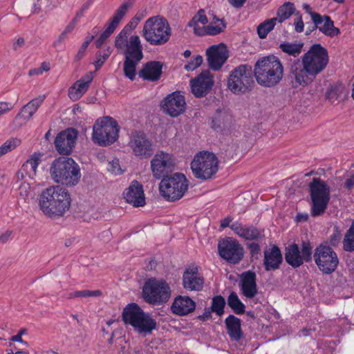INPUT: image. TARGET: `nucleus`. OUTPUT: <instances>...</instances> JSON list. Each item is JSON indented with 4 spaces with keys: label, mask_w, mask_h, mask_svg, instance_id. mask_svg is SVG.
Listing matches in <instances>:
<instances>
[{
    "label": "nucleus",
    "mask_w": 354,
    "mask_h": 354,
    "mask_svg": "<svg viewBox=\"0 0 354 354\" xmlns=\"http://www.w3.org/2000/svg\"><path fill=\"white\" fill-rule=\"evenodd\" d=\"M313 258L319 270L326 274L333 273L339 264L336 252L327 244L318 245L315 250Z\"/></svg>",
    "instance_id": "obj_12"
},
{
    "label": "nucleus",
    "mask_w": 354,
    "mask_h": 354,
    "mask_svg": "<svg viewBox=\"0 0 354 354\" xmlns=\"http://www.w3.org/2000/svg\"><path fill=\"white\" fill-rule=\"evenodd\" d=\"M12 109V106L10 102H0V116L6 113Z\"/></svg>",
    "instance_id": "obj_58"
},
{
    "label": "nucleus",
    "mask_w": 354,
    "mask_h": 354,
    "mask_svg": "<svg viewBox=\"0 0 354 354\" xmlns=\"http://www.w3.org/2000/svg\"><path fill=\"white\" fill-rule=\"evenodd\" d=\"M246 246L249 249L252 257L257 259L259 258L258 255L260 254L261 251L260 245L258 241L248 243H246Z\"/></svg>",
    "instance_id": "obj_54"
},
{
    "label": "nucleus",
    "mask_w": 354,
    "mask_h": 354,
    "mask_svg": "<svg viewBox=\"0 0 354 354\" xmlns=\"http://www.w3.org/2000/svg\"><path fill=\"white\" fill-rule=\"evenodd\" d=\"M46 96L39 95V97L30 100L28 104L24 105L21 111L17 114V118H24L26 120H29L38 108L43 103Z\"/></svg>",
    "instance_id": "obj_33"
},
{
    "label": "nucleus",
    "mask_w": 354,
    "mask_h": 354,
    "mask_svg": "<svg viewBox=\"0 0 354 354\" xmlns=\"http://www.w3.org/2000/svg\"><path fill=\"white\" fill-rule=\"evenodd\" d=\"M203 62V57L201 55H196L194 57L193 59L188 62L187 64L185 65L184 68L187 71H192L196 68L199 67Z\"/></svg>",
    "instance_id": "obj_52"
},
{
    "label": "nucleus",
    "mask_w": 354,
    "mask_h": 354,
    "mask_svg": "<svg viewBox=\"0 0 354 354\" xmlns=\"http://www.w3.org/2000/svg\"><path fill=\"white\" fill-rule=\"evenodd\" d=\"M354 186V173H352L344 183V187L348 189Z\"/></svg>",
    "instance_id": "obj_64"
},
{
    "label": "nucleus",
    "mask_w": 354,
    "mask_h": 354,
    "mask_svg": "<svg viewBox=\"0 0 354 354\" xmlns=\"http://www.w3.org/2000/svg\"><path fill=\"white\" fill-rule=\"evenodd\" d=\"M299 62H295L290 68V77L294 88L310 84L326 68L329 62L328 50L320 44H313L301 57V66Z\"/></svg>",
    "instance_id": "obj_1"
},
{
    "label": "nucleus",
    "mask_w": 354,
    "mask_h": 354,
    "mask_svg": "<svg viewBox=\"0 0 354 354\" xmlns=\"http://www.w3.org/2000/svg\"><path fill=\"white\" fill-rule=\"evenodd\" d=\"M119 127L113 118L106 116L97 120L93 126L92 139L100 146H109L118 138Z\"/></svg>",
    "instance_id": "obj_11"
},
{
    "label": "nucleus",
    "mask_w": 354,
    "mask_h": 354,
    "mask_svg": "<svg viewBox=\"0 0 354 354\" xmlns=\"http://www.w3.org/2000/svg\"><path fill=\"white\" fill-rule=\"evenodd\" d=\"M40 162L39 154L34 153L22 165L21 168L24 171L26 176L33 178L36 175L37 167Z\"/></svg>",
    "instance_id": "obj_35"
},
{
    "label": "nucleus",
    "mask_w": 354,
    "mask_h": 354,
    "mask_svg": "<svg viewBox=\"0 0 354 354\" xmlns=\"http://www.w3.org/2000/svg\"><path fill=\"white\" fill-rule=\"evenodd\" d=\"M171 29L168 21L160 15L149 17L145 23L142 36L151 45L161 46L169 41Z\"/></svg>",
    "instance_id": "obj_5"
},
{
    "label": "nucleus",
    "mask_w": 354,
    "mask_h": 354,
    "mask_svg": "<svg viewBox=\"0 0 354 354\" xmlns=\"http://www.w3.org/2000/svg\"><path fill=\"white\" fill-rule=\"evenodd\" d=\"M222 26L208 25L205 28V33L208 35H216L222 32L226 27V24L221 20Z\"/></svg>",
    "instance_id": "obj_53"
},
{
    "label": "nucleus",
    "mask_w": 354,
    "mask_h": 354,
    "mask_svg": "<svg viewBox=\"0 0 354 354\" xmlns=\"http://www.w3.org/2000/svg\"><path fill=\"white\" fill-rule=\"evenodd\" d=\"M87 47H88V46H86V44H82V45L80 48L77 55L75 57V62H79L84 57Z\"/></svg>",
    "instance_id": "obj_62"
},
{
    "label": "nucleus",
    "mask_w": 354,
    "mask_h": 354,
    "mask_svg": "<svg viewBox=\"0 0 354 354\" xmlns=\"http://www.w3.org/2000/svg\"><path fill=\"white\" fill-rule=\"evenodd\" d=\"M131 31L127 28L124 27L115 39V46L118 49H123L128 44L127 38Z\"/></svg>",
    "instance_id": "obj_46"
},
{
    "label": "nucleus",
    "mask_w": 354,
    "mask_h": 354,
    "mask_svg": "<svg viewBox=\"0 0 354 354\" xmlns=\"http://www.w3.org/2000/svg\"><path fill=\"white\" fill-rule=\"evenodd\" d=\"M157 328V322L150 314L144 313L133 328L140 334L149 335Z\"/></svg>",
    "instance_id": "obj_32"
},
{
    "label": "nucleus",
    "mask_w": 354,
    "mask_h": 354,
    "mask_svg": "<svg viewBox=\"0 0 354 354\" xmlns=\"http://www.w3.org/2000/svg\"><path fill=\"white\" fill-rule=\"evenodd\" d=\"M207 60L210 69L218 71L229 57V51L223 44L212 45L206 50Z\"/></svg>",
    "instance_id": "obj_20"
},
{
    "label": "nucleus",
    "mask_w": 354,
    "mask_h": 354,
    "mask_svg": "<svg viewBox=\"0 0 354 354\" xmlns=\"http://www.w3.org/2000/svg\"><path fill=\"white\" fill-rule=\"evenodd\" d=\"M239 286L242 294L248 299L253 298L257 294V275L248 270L241 274Z\"/></svg>",
    "instance_id": "obj_24"
},
{
    "label": "nucleus",
    "mask_w": 354,
    "mask_h": 354,
    "mask_svg": "<svg viewBox=\"0 0 354 354\" xmlns=\"http://www.w3.org/2000/svg\"><path fill=\"white\" fill-rule=\"evenodd\" d=\"M174 166L175 160L173 156L162 151L157 152L151 160V171L156 179H162L169 176Z\"/></svg>",
    "instance_id": "obj_14"
},
{
    "label": "nucleus",
    "mask_w": 354,
    "mask_h": 354,
    "mask_svg": "<svg viewBox=\"0 0 354 354\" xmlns=\"http://www.w3.org/2000/svg\"><path fill=\"white\" fill-rule=\"evenodd\" d=\"M310 196V214L313 217L323 215L330 200V189L326 181L320 178H313L308 184Z\"/></svg>",
    "instance_id": "obj_6"
},
{
    "label": "nucleus",
    "mask_w": 354,
    "mask_h": 354,
    "mask_svg": "<svg viewBox=\"0 0 354 354\" xmlns=\"http://www.w3.org/2000/svg\"><path fill=\"white\" fill-rule=\"evenodd\" d=\"M19 191L20 196L23 199L26 200V198L28 197L31 192L30 185L29 183L25 182L22 183L19 187Z\"/></svg>",
    "instance_id": "obj_55"
},
{
    "label": "nucleus",
    "mask_w": 354,
    "mask_h": 354,
    "mask_svg": "<svg viewBox=\"0 0 354 354\" xmlns=\"http://www.w3.org/2000/svg\"><path fill=\"white\" fill-rule=\"evenodd\" d=\"M195 302L187 296H178L175 298L171 309L173 313L183 316L186 315L195 310Z\"/></svg>",
    "instance_id": "obj_26"
},
{
    "label": "nucleus",
    "mask_w": 354,
    "mask_h": 354,
    "mask_svg": "<svg viewBox=\"0 0 354 354\" xmlns=\"http://www.w3.org/2000/svg\"><path fill=\"white\" fill-rule=\"evenodd\" d=\"M190 165L194 176L201 180L212 178L218 170V160L216 155L205 151L198 153Z\"/></svg>",
    "instance_id": "obj_10"
},
{
    "label": "nucleus",
    "mask_w": 354,
    "mask_h": 354,
    "mask_svg": "<svg viewBox=\"0 0 354 354\" xmlns=\"http://www.w3.org/2000/svg\"><path fill=\"white\" fill-rule=\"evenodd\" d=\"M188 26L193 27L194 33L196 35L201 36L204 34L201 32H198V29H200V27L198 25V21L196 20V17H194L188 23Z\"/></svg>",
    "instance_id": "obj_59"
},
{
    "label": "nucleus",
    "mask_w": 354,
    "mask_h": 354,
    "mask_svg": "<svg viewBox=\"0 0 354 354\" xmlns=\"http://www.w3.org/2000/svg\"><path fill=\"white\" fill-rule=\"evenodd\" d=\"M142 298L153 306H160L168 302L171 290L169 283L163 279H148L142 287Z\"/></svg>",
    "instance_id": "obj_9"
},
{
    "label": "nucleus",
    "mask_w": 354,
    "mask_h": 354,
    "mask_svg": "<svg viewBox=\"0 0 354 354\" xmlns=\"http://www.w3.org/2000/svg\"><path fill=\"white\" fill-rule=\"evenodd\" d=\"M144 310L136 303L129 304L122 311V320L133 327L144 313Z\"/></svg>",
    "instance_id": "obj_30"
},
{
    "label": "nucleus",
    "mask_w": 354,
    "mask_h": 354,
    "mask_svg": "<svg viewBox=\"0 0 354 354\" xmlns=\"http://www.w3.org/2000/svg\"><path fill=\"white\" fill-rule=\"evenodd\" d=\"M50 174L55 182L68 187L77 185L82 176L79 165L72 158L64 156L53 161Z\"/></svg>",
    "instance_id": "obj_4"
},
{
    "label": "nucleus",
    "mask_w": 354,
    "mask_h": 354,
    "mask_svg": "<svg viewBox=\"0 0 354 354\" xmlns=\"http://www.w3.org/2000/svg\"><path fill=\"white\" fill-rule=\"evenodd\" d=\"M204 12L205 11L203 9H200L198 11L197 14L194 16L195 17H196V20L198 21V22H200L203 25L206 24L208 22L207 18L204 15Z\"/></svg>",
    "instance_id": "obj_60"
},
{
    "label": "nucleus",
    "mask_w": 354,
    "mask_h": 354,
    "mask_svg": "<svg viewBox=\"0 0 354 354\" xmlns=\"http://www.w3.org/2000/svg\"><path fill=\"white\" fill-rule=\"evenodd\" d=\"M323 23V26H319V30L324 35L329 37H334L340 33L339 29L334 26V23L329 16L324 15V21Z\"/></svg>",
    "instance_id": "obj_40"
},
{
    "label": "nucleus",
    "mask_w": 354,
    "mask_h": 354,
    "mask_svg": "<svg viewBox=\"0 0 354 354\" xmlns=\"http://www.w3.org/2000/svg\"><path fill=\"white\" fill-rule=\"evenodd\" d=\"M282 261V254L278 246L274 245L264 251L263 265L266 271L279 269Z\"/></svg>",
    "instance_id": "obj_25"
},
{
    "label": "nucleus",
    "mask_w": 354,
    "mask_h": 354,
    "mask_svg": "<svg viewBox=\"0 0 354 354\" xmlns=\"http://www.w3.org/2000/svg\"><path fill=\"white\" fill-rule=\"evenodd\" d=\"M197 272V268L185 270L183 277V286L185 289L197 291L202 289L204 280L203 278L196 276Z\"/></svg>",
    "instance_id": "obj_27"
},
{
    "label": "nucleus",
    "mask_w": 354,
    "mask_h": 354,
    "mask_svg": "<svg viewBox=\"0 0 354 354\" xmlns=\"http://www.w3.org/2000/svg\"><path fill=\"white\" fill-rule=\"evenodd\" d=\"M295 11V7L293 3L286 2L280 6L277 10V21L282 23L290 18Z\"/></svg>",
    "instance_id": "obj_39"
},
{
    "label": "nucleus",
    "mask_w": 354,
    "mask_h": 354,
    "mask_svg": "<svg viewBox=\"0 0 354 354\" xmlns=\"http://www.w3.org/2000/svg\"><path fill=\"white\" fill-rule=\"evenodd\" d=\"M225 327L230 338L238 342L243 337L241 320L234 315H230L225 320Z\"/></svg>",
    "instance_id": "obj_28"
},
{
    "label": "nucleus",
    "mask_w": 354,
    "mask_h": 354,
    "mask_svg": "<svg viewBox=\"0 0 354 354\" xmlns=\"http://www.w3.org/2000/svg\"><path fill=\"white\" fill-rule=\"evenodd\" d=\"M254 75L259 85L274 87L283 79V64L279 57L272 55L261 57L254 66Z\"/></svg>",
    "instance_id": "obj_3"
},
{
    "label": "nucleus",
    "mask_w": 354,
    "mask_h": 354,
    "mask_svg": "<svg viewBox=\"0 0 354 354\" xmlns=\"http://www.w3.org/2000/svg\"><path fill=\"white\" fill-rule=\"evenodd\" d=\"M230 228L240 237L249 241H261L264 237V230L259 229L253 225L243 227L239 223L231 225Z\"/></svg>",
    "instance_id": "obj_23"
},
{
    "label": "nucleus",
    "mask_w": 354,
    "mask_h": 354,
    "mask_svg": "<svg viewBox=\"0 0 354 354\" xmlns=\"http://www.w3.org/2000/svg\"><path fill=\"white\" fill-rule=\"evenodd\" d=\"M345 93L344 87L342 85L331 86L326 93L327 99L332 103L339 102L343 99L342 95Z\"/></svg>",
    "instance_id": "obj_41"
},
{
    "label": "nucleus",
    "mask_w": 354,
    "mask_h": 354,
    "mask_svg": "<svg viewBox=\"0 0 354 354\" xmlns=\"http://www.w3.org/2000/svg\"><path fill=\"white\" fill-rule=\"evenodd\" d=\"M311 19L314 24L313 26H317V28H319V25L322 24L324 21V16H322L320 14L315 12V14H312Z\"/></svg>",
    "instance_id": "obj_57"
},
{
    "label": "nucleus",
    "mask_w": 354,
    "mask_h": 354,
    "mask_svg": "<svg viewBox=\"0 0 354 354\" xmlns=\"http://www.w3.org/2000/svg\"><path fill=\"white\" fill-rule=\"evenodd\" d=\"M111 53V50H110V48H108L103 54H102L100 51L97 53L96 60L94 63L96 71L99 70L102 67L105 61L110 56Z\"/></svg>",
    "instance_id": "obj_51"
},
{
    "label": "nucleus",
    "mask_w": 354,
    "mask_h": 354,
    "mask_svg": "<svg viewBox=\"0 0 354 354\" xmlns=\"http://www.w3.org/2000/svg\"><path fill=\"white\" fill-rule=\"evenodd\" d=\"M212 317V312L209 308H205V312L203 315H198L197 318L201 321H206Z\"/></svg>",
    "instance_id": "obj_63"
},
{
    "label": "nucleus",
    "mask_w": 354,
    "mask_h": 354,
    "mask_svg": "<svg viewBox=\"0 0 354 354\" xmlns=\"http://www.w3.org/2000/svg\"><path fill=\"white\" fill-rule=\"evenodd\" d=\"M301 254L306 262H310L312 260L313 246L308 240L303 241L301 248Z\"/></svg>",
    "instance_id": "obj_49"
},
{
    "label": "nucleus",
    "mask_w": 354,
    "mask_h": 354,
    "mask_svg": "<svg viewBox=\"0 0 354 354\" xmlns=\"http://www.w3.org/2000/svg\"><path fill=\"white\" fill-rule=\"evenodd\" d=\"M185 97L180 91L169 94L160 103L163 111L171 117H177L185 110Z\"/></svg>",
    "instance_id": "obj_18"
},
{
    "label": "nucleus",
    "mask_w": 354,
    "mask_h": 354,
    "mask_svg": "<svg viewBox=\"0 0 354 354\" xmlns=\"http://www.w3.org/2000/svg\"><path fill=\"white\" fill-rule=\"evenodd\" d=\"M343 248L346 252L354 251V222L351 224L344 236Z\"/></svg>",
    "instance_id": "obj_45"
},
{
    "label": "nucleus",
    "mask_w": 354,
    "mask_h": 354,
    "mask_svg": "<svg viewBox=\"0 0 354 354\" xmlns=\"http://www.w3.org/2000/svg\"><path fill=\"white\" fill-rule=\"evenodd\" d=\"M127 203L134 207H142L145 205V196L142 185L137 180H133L124 193Z\"/></svg>",
    "instance_id": "obj_21"
},
{
    "label": "nucleus",
    "mask_w": 354,
    "mask_h": 354,
    "mask_svg": "<svg viewBox=\"0 0 354 354\" xmlns=\"http://www.w3.org/2000/svg\"><path fill=\"white\" fill-rule=\"evenodd\" d=\"M146 10L138 11L136 15L131 19V20L124 26L127 28L129 31L135 29L139 22L145 17Z\"/></svg>",
    "instance_id": "obj_50"
},
{
    "label": "nucleus",
    "mask_w": 354,
    "mask_h": 354,
    "mask_svg": "<svg viewBox=\"0 0 354 354\" xmlns=\"http://www.w3.org/2000/svg\"><path fill=\"white\" fill-rule=\"evenodd\" d=\"M88 86L83 82L77 80L68 89V97L77 101L87 91Z\"/></svg>",
    "instance_id": "obj_36"
},
{
    "label": "nucleus",
    "mask_w": 354,
    "mask_h": 354,
    "mask_svg": "<svg viewBox=\"0 0 354 354\" xmlns=\"http://www.w3.org/2000/svg\"><path fill=\"white\" fill-rule=\"evenodd\" d=\"M124 57H129L136 61H141L144 57L142 46L140 37L138 35H132L129 38L126 50L124 53Z\"/></svg>",
    "instance_id": "obj_29"
},
{
    "label": "nucleus",
    "mask_w": 354,
    "mask_h": 354,
    "mask_svg": "<svg viewBox=\"0 0 354 354\" xmlns=\"http://www.w3.org/2000/svg\"><path fill=\"white\" fill-rule=\"evenodd\" d=\"M214 76L208 70L203 71L197 77L191 80L192 92L196 97L207 95L214 85Z\"/></svg>",
    "instance_id": "obj_19"
},
{
    "label": "nucleus",
    "mask_w": 354,
    "mask_h": 354,
    "mask_svg": "<svg viewBox=\"0 0 354 354\" xmlns=\"http://www.w3.org/2000/svg\"><path fill=\"white\" fill-rule=\"evenodd\" d=\"M21 143V140L18 138H11L6 141L0 147V157L11 151L19 146Z\"/></svg>",
    "instance_id": "obj_47"
},
{
    "label": "nucleus",
    "mask_w": 354,
    "mask_h": 354,
    "mask_svg": "<svg viewBox=\"0 0 354 354\" xmlns=\"http://www.w3.org/2000/svg\"><path fill=\"white\" fill-rule=\"evenodd\" d=\"M140 61H136L126 57L124 62L123 71L124 75L131 81L134 80L136 75V66Z\"/></svg>",
    "instance_id": "obj_42"
},
{
    "label": "nucleus",
    "mask_w": 354,
    "mask_h": 354,
    "mask_svg": "<svg viewBox=\"0 0 354 354\" xmlns=\"http://www.w3.org/2000/svg\"><path fill=\"white\" fill-rule=\"evenodd\" d=\"M71 195L59 185L51 186L40 195L39 206L44 214L50 218L64 216L71 207Z\"/></svg>",
    "instance_id": "obj_2"
},
{
    "label": "nucleus",
    "mask_w": 354,
    "mask_h": 354,
    "mask_svg": "<svg viewBox=\"0 0 354 354\" xmlns=\"http://www.w3.org/2000/svg\"><path fill=\"white\" fill-rule=\"evenodd\" d=\"M218 250L220 257L230 263L237 264L243 258V248L235 239L227 238L221 240Z\"/></svg>",
    "instance_id": "obj_15"
},
{
    "label": "nucleus",
    "mask_w": 354,
    "mask_h": 354,
    "mask_svg": "<svg viewBox=\"0 0 354 354\" xmlns=\"http://www.w3.org/2000/svg\"><path fill=\"white\" fill-rule=\"evenodd\" d=\"M341 239H342V234H341L340 231H339L337 229L333 232V234L330 236V244L333 247H336L338 245L339 243L340 242Z\"/></svg>",
    "instance_id": "obj_56"
},
{
    "label": "nucleus",
    "mask_w": 354,
    "mask_h": 354,
    "mask_svg": "<svg viewBox=\"0 0 354 354\" xmlns=\"http://www.w3.org/2000/svg\"><path fill=\"white\" fill-rule=\"evenodd\" d=\"M304 47L303 42L290 43L283 42L279 45V48L285 53L294 57H298Z\"/></svg>",
    "instance_id": "obj_38"
},
{
    "label": "nucleus",
    "mask_w": 354,
    "mask_h": 354,
    "mask_svg": "<svg viewBox=\"0 0 354 354\" xmlns=\"http://www.w3.org/2000/svg\"><path fill=\"white\" fill-rule=\"evenodd\" d=\"M232 117L226 111L217 109L212 119V128L214 130L221 131L230 124Z\"/></svg>",
    "instance_id": "obj_34"
},
{
    "label": "nucleus",
    "mask_w": 354,
    "mask_h": 354,
    "mask_svg": "<svg viewBox=\"0 0 354 354\" xmlns=\"http://www.w3.org/2000/svg\"><path fill=\"white\" fill-rule=\"evenodd\" d=\"M163 65L160 61L147 62L138 71V76L146 81L158 82L161 78Z\"/></svg>",
    "instance_id": "obj_22"
},
{
    "label": "nucleus",
    "mask_w": 354,
    "mask_h": 354,
    "mask_svg": "<svg viewBox=\"0 0 354 354\" xmlns=\"http://www.w3.org/2000/svg\"><path fill=\"white\" fill-rule=\"evenodd\" d=\"M133 0H128L122 3L116 10L115 14L111 18L107 27L95 41V43L97 48H100L105 41L114 32L121 20L127 13L129 9L133 6Z\"/></svg>",
    "instance_id": "obj_16"
},
{
    "label": "nucleus",
    "mask_w": 354,
    "mask_h": 354,
    "mask_svg": "<svg viewBox=\"0 0 354 354\" xmlns=\"http://www.w3.org/2000/svg\"><path fill=\"white\" fill-rule=\"evenodd\" d=\"M188 187V180L184 174L178 172L165 176L159 184L161 196L170 202L182 198L187 192Z\"/></svg>",
    "instance_id": "obj_8"
},
{
    "label": "nucleus",
    "mask_w": 354,
    "mask_h": 354,
    "mask_svg": "<svg viewBox=\"0 0 354 354\" xmlns=\"http://www.w3.org/2000/svg\"><path fill=\"white\" fill-rule=\"evenodd\" d=\"M295 30L297 32H301L304 30V22L301 15H299L294 22Z\"/></svg>",
    "instance_id": "obj_61"
},
{
    "label": "nucleus",
    "mask_w": 354,
    "mask_h": 354,
    "mask_svg": "<svg viewBox=\"0 0 354 354\" xmlns=\"http://www.w3.org/2000/svg\"><path fill=\"white\" fill-rule=\"evenodd\" d=\"M102 295V292L100 290H77L74 292H71L68 295V299H73L75 297H100Z\"/></svg>",
    "instance_id": "obj_48"
},
{
    "label": "nucleus",
    "mask_w": 354,
    "mask_h": 354,
    "mask_svg": "<svg viewBox=\"0 0 354 354\" xmlns=\"http://www.w3.org/2000/svg\"><path fill=\"white\" fill-rule=\"evenodd\" d=\"M253 75L254 69L248 64L236 66L227 77V88L235 95L250 92L254 84Z\"/></svg>",
    "instance_id": "obj_7"
},
{
    "label": "nucleus",
    "mask_w": 354,
    "mask_h": 354,
    "mask_svg": "<svg viewBox=\"0 0 354 354\" xmlns=\"http://www.w3.org/2000/svg\"><path fill=\"white\" fill-rule=\"evenodd\" d=\"M226 304L225 298L221 295H216L212 298L210 307L211 312L215 313L217 315L221 316L224 313V308Z\"/></svg>",
    "instance_id": "obj_44"
},
{
    "label": "nucleus",
    "mask_w": 354,
    "mask_h": 354,
    "mask_svg": "<svg viewBox=\"0 0 354 354\" xmlns=\"http://www.w3.org/2000/svg\"><path fill=\"white\" fill-rule=\"evenodd\" d=\"M285 260L294 268L300 267L306 262L301 254L299 245L296 243H292L286 248Z\"/></svg>",
    "instance_id": "obj_31"
},
{
    "label": "nucleus",
    "mask_w": 354,
    "mask_h": 354,
    "mask_svg": "<svg viewBox=\"0 0 354 354\" xmlns=\"http://www.w3.org/2000/svg\"><path fill=\"white\" fill-rule=\"evenodd\" d=\"M78 131L74 128H68L59 133L55 139V147L61 155H70L76 143Z\"/></svg>",
    "instance_id": "obj_17"
},
{
    "label": "nucleus",
    "mask_w": 354,
    "mask_h": 354,
    "mask_svg": "<svg viewBox=\"0 0 354 354\" xmlns=\"http://www.w3.org/2000/svg\"><path fill=\"white\" fill-rule=\"evenodd\" d=\"M227 305L236 315H243L245 312V306L235 292H232L227 297Z\"/></svg>",
    "instance_id": "obj_37"
},
{
    "label": "nucleus",
    "mask_w": 354,
    "mask_h": 354,
    "mask_svg": "<svg viewBox=\"0 0 354 354\" xmlns=\"http://www.w3.org/2000/svg\"><path fill=\"white\" fill-rule=\"evenodd\" d=\"M129 146L133 153L140 158H148L153 153L151 140L141 131L131 132Z\"/></svg>",
    "instance_id": "obj_13"
},
{
    "label": "nucleus",
    "mask_w": 354,
    "mask_h": 354,
    "mask_svg": "<svg viewBox=\"0 0 354 354\" xmlns=\"http://www.w3.org/2000/svg\"><path fill=\"white\" fill-rule=\"evenodd\" d=\"M278 18H272L264 21L257 27V33L261 39H264L268 34L273 30Z\"/></svg>",
    "instance_id": "obj_43"
}]
</instances>
